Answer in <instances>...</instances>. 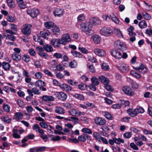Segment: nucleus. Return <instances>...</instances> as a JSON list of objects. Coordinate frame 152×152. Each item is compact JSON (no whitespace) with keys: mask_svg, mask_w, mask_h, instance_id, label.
<instances>
[{"mask_svg":"<svg viewBox=\"0 0 152 152\" xmlns=\"http://www.w3.org/2000/svg\"><path fill=\"white\" fill-rule=\"evenodd\" d=\"M53 56L59 59L62 58L63 55L60 53H56L54 54Z\"/></svg>","mask_w":152,"mask_h":152,"instance_id":"nucleus-45","label":"nucleus"},{"mask_svg":"<svg viewBox=\"0 0 152 152\" xmlns=\"http://www.w3.org/2000/svg\"><path fill=\"white\" fill-rule=\"evenodd\" d=\"M85 20V17L83 14H80L77 17V20L78 22H81Z\"/></svg>","mask_w":152,"mask_h":152,"instance_id":"nucleus-52","label":"nucleus"},{"mask_svg":"<svg viewBox=\"0 0 152 152\" xmlns=\"http://www.w3.org/2000/svg\"><path fill=\"white\" fill-rule=\"evenodd\" d=\"M12 57L13 59L16 61H19L22 58L20 54H17L16 53H13Z\"/></svg>","mask_w":152,"mask_h":152,"instance_id":"nucleus-16","label":"nucleus"},{"mask_svg":"<svg viewBox=\"0 0 152 152\" xmlns=\"http://www.w3.org/2000/svg\"><path fill=\"white\" fill-rule=\"evenodd\" d=\"M100 33L102 35L106 36H109L113 33V31L109 28L104 27L101 30Z\"/></svg>","mask_w":152,"mask_h":152,"instance_id":"nucleus-6","label":"nucleus"},{"mask_svg":"<svg viewBox=\"0 0 152 152\" xmlns=\"http://www.w3.org/2000/svg\"><path fill=\"white\" fill-rule=\"evenodd\" d=\"M17 103L20 107H24L25 104L21 100L18 99L17 101Z\"/></svg>","mask_w":152,"mask_h":152,"instance_id":"nucleus-55","label":"nucleus"},{"mask_svg":"<svg viewBox=\"0 0 152 152\" xmlns=\"http://www.w3.org/2000/svg\"><path fill=\"white\" fill-rule=\"evenodd\" d=\"M94 52L96 55L100 56H104L105 54V52L103 50L98 48L94 49Z\"/></svg>","mask_w":152,"mask_h":152,"instance_id":"nucleus-15","label":"nucleus"},{"mask_svg":"<svg viewBox=\"0 0 152 152\" xmlns=\"http://www.w3.org/2000/svg\"><path fill=\"white\" fill-rule=\"evenodd\" d=\"M89 20L91 24L93 25H97L100 24L101 22L100 20L97 18H91Z\"/></svg>","mask_w":152,"mask_h":152,"instance_id":"nucleus-12","label":"nucleus"},{"mask_svg":"<svg viewBox=\"0 0 152 152\" xmlns=\"http://www.w3.org/2000/svg\"><path fill=\"white\" fill-rule=\"evenodd\" d=\"M123 91L125 94L133 96L134 94V92L130 87L124 86L123 88Z\"/></svg>","mask_w":152,"mask_h":152,"instance_id":"nucleus-10","label":"nucleus"},{"mask_svg":"<svg viewBox=\"0 0 152 152\" xmlns=\"http://www.w3.org/2000/svg\"><path fill=\"white\" fill-rule=\"evenodd\" d=\"M53 31L55 35L58 34L59 33V28L58 27L55 26L53 29Z\"/></svg>","mask_w":152,"mask_h":152,"instance_id":"nucleus-41","label":"nucleus"},{"mask_svg":"<svg viewBox=\"0 0 152 152\" xmlns=\"http://www.w3.org/2000/svg\"><path fill=\"white\" fill-rule=\"evenodd\" d=\"M111 53L112 56L116 58L120 59L122 58L121 53L116 49H113L112 50Z\"/></svg>","mask_w":152,"mask_h":152,"instance_id":"nucleus-9","label":"nucleus"},{"mask_svg":"<svg viewBox=\"0 0 152 152\" xmlns=\"http://www.w3.org/2000/svg\"><path fill=\"white\" fill-rule=\"evenodd\" d=\"M54 95L58 99L62 101L66 100L67 97L66 94L62 92H57L54 94Z\"/></svg>","mask_w":152,"mask_h":152,"instance_id":"nucleus-5","label":"nucleus"},{"mask_svg":"<svg viewBox=\"0 0 152 152\" xmlns=\"http://www.w3.org/2000/svg\"><path fill=\"white\" fill-rule=\"evenodd\" d=\"M43 48L45 50L48 52H51L53 50L52 46L49 44H46L44 45Z\"/></svg>","mask_w":152,"mask_h":152,"instance_id":"nucleus-20","label":"nucleus"},{"mask_svg":"<svg viewBox=\"0 0 152 152\" xmlns=\"http://www.w3.org/2000/svg\"><path fill=\"white\" fill-rule=\"evenodd\" d=\"M122 104L121 107L123 105H124V107H126L129 105L130 102L128 101H125L122 100L121 101V103Z\"/></svg>","mask_w":152,"mask_h":152,"instance_id":"nucleus-47","label":"nucleus"},{"mask_svg":"<svg viewBox=\"0 0 152 152\" xmlns=\"http://www.w3.org/2000/svg\"><path fill=\"white\" fill-rule=\"evenodd\" d=\"M130 73L131 75L137 79H140L141 78L140 74L134 70H131L130 71Z\"/></svg>","mask_w":152,"mask_h":152,"instance_id":"nucleus-23","label":"nucleus"},{"mask_svg":"<svg viewBox=\"0 0 152 152\" xmlns=\"http://www.w3.org/2000/svg\"><path fill=\"white\" fill-rule=\"evenodd\" d=\"M62 88H64V90L68 92L72 90L71 86L66 84H64L62 85Z\"/></svg>","mask_w":152,"mask_h":152,"instance_id":"nucleus-31","label":"nucleus"},{"mask_svg":"<svg viewBox=\"0 0 152 152\" xmlns=\"http://www.w3.org/2000/svg\"><path fill=\"white\" fill-rule=\"evenodd\" d=\"M91 80L92 83V84L95 86L98 85L99 83L97 79L95 77H94L91 78Z\"/></svg>","mask_w":152,"mask_h":152,"instance_id":"nucleus-34","label":"nucleus"},{"mask_svg":"<svg viewBox=\"0 0 152 152\" xmlns=\"http://www.w3.org/2000/svg\"><path fill=\"white\" fill-rule=\"evenodd\" d=\"M15 119L16 120H21L23 118V114L20 112H16L15 113Z\"/></svg>","mask_w":152,"mask_h":152,"instance_id":"nucleus-27","label":"nucleus"},{"mask_svg":"<svg viewBox=\"0 0 152 152\" xmlns=\"http://www.w3.org/2000/svg\"><path fill=\"white\" fill-rule=\"evenodd\" d=\"M135 69L138 70L140 72L143 74L145 73L147 71V69L143 65H141L139 67H136Z\"/></svg>","mask_w":152,"mask_h":152,"instance_id":"nucleus-22","label":"nucleus"},{"mask_svg":"<svg viewBox=\"0 0 152 152\" xmlns=\"http://www.w3.org/2000/svg\"><path fill=\"white\" fill-rule=\"evenodd\" d=\"M110 17L107 15L104 14L102 16V18L104 21H109L110 20Z\"/></svg>","mask_w":152,"mask_h":152,"instance_id":"nucleus-60","label":"nucleus"},{"mask_svg":"<svg viewBox=\"0 0 152 152\" xmlns=\"http://www.w3.org/2000/svg\"><path fill=\"white\" fill-rule=\"evenodd\" d=\"M27 12L28 14L33 18L36 17L39 13V11L37 9L35 10L31 8L27 10Z\"/></svg>","mask_w":152,"mask_h":152,"instance_id":"nucleus-8","label":"nucleus"},{"mask_svg":"<svg viewBox=\"0 0 152 152\" xmlns=\"http://www.w3.org/2000/svg\"><path fill=\"white\" fill-rule=\"evenodd\" d=\"M137 115L139 113H142L144 112V109L142 107H138L135 109Z\"/></svg>","mask_w":152,"mask_h":152,"instance_id":"nucleus-44","label":"nucleus"},{"mask_svg":"<svg viewBox=\"0 0 152 152\" xmlns=\"http://www.w3.org/2000/svg\"><path fill=\"white\" fill-rule=\"evenodd\" d=\"M92 38L94 42L96 44H98L100 41L101 37L98 35L95 34L92 36Z\"/></svg>","mask_w":152,"mask_h":152,"instance_id":"nucleus-21","label":"nucleus"},{"mask_svg":"<svg viewBox=\"0 0 152 152\" xmlns=\"http://www.w3.org/2000/svg\"><path fill=\"white\" fill-rule=\"evenodd\" d=\"M92 24L91 23L89 20L85 21L80 25V28L82 31L86 32L88 35H91L93 34L94 31L92 30Z\"/></svg>","mask_w":152,"mask_h":152,"instance_id":"nucleus-1","label":"nucleus"},{"mask_svg":"<svg viewBox=\"0 0 152 152\" xmlns=\"http://www.w3.org/2000/svg\"><path fill=\"white\" fill-rule=\"evenodd\" d=\"M59 39H53L51 41V44L55 47H59L60 46L61 43H59L58 42Z\"/></svg>","mask_w":152,"mask_h":152,"instance_id":"nucleus-18","label":"nucleus"},{"mask_svg":"<svg viewBox=\"0 0 152 152\" xmlns=\"http://www.w3.org/2000/svg\"><path fill=\"white\" fill-rule=\"evenodd\" d=\"M54 24L52 22H46L45 23V26L48 28H50L51 27L54 26Z\"/></svg>","mask_w":152,"mask_h":152,"instance_id":"nucleus-37","label":"nucleus"},{"mask_svg":"<svg viewBox=\"0 0 152 152\" xmlns=\"http://www.w3.org/2000/svg\"><path fill=\"white\" fill-rule=\"evenodd\" d=\"M6 39L12 41H14L16 39L15 37L12 34H7Z\"/></svg>","mask_w":152,"mask_h":152,"instance_id":"nucleus-42","label":"nucleus"},{"mask_svg":"<svg viewBox=\"0 0 152 152\" xmlns=\"http://www.w3.org/2000/svg\"><path fill=\"white\" fill-rule=\"evenodd\" d=\"M95 123L98 125H103L106 123V120L102 118L97 117L94 119Z\"/></svg>","mask_w":152,"mask_h":152,"instance_id":"nucleus-7","label":"nucleus"},{"mask_svg":"<svg viewBox=\"0 0 152 152\" xmlns=\"http://www.w3.org/2000/svg\"><path fill=\"white\" fill-rule=\"evenodd\" d=\"M114 32L115 34L118 37H123V35L119 29H115Z\"/></svg>","mask_w":152,"mask_h":152,"instance_id":"nucleus-40","label":"nucleus"},{"mask_svg":"<svg viewBox=\"0 0 152 152\" xmlns=\"http://www.w3.org/2000/svg\"><path fill=\"white\" fill-rule=\"evenodd\" d=\"M39 137L42 139L45 142H47V139L48 138L47 135L45 134L40 135Z\"/></svg>","mask_w":152,"mask_h":152,"instance_id":"nucleus-64","label":"nucleus"},{"mask_svg":"<svg viewBox=\"0 0 152 152\" xmlns=\"http://www.w3.org/2000/svg\"><path fill=\"white\" fill-rule=\"evenodd\" d=\"M131 148L135 150H138L139 149L137 146L133 142L131 143L130 144Z\"/></svg>","mask_w":152,"mask_h":152,"instance_id":"nucleus-57","label":"nucleus"},{"mask_svg":"<svg viewBox=\"0 0 152 152\" xmlns=\"http://www.w3.org/2000/svg\"><path fill=\"white\" fill-rule=\"evenodd\" d=\"M114 139L115 140V143L118 144H120L121 142L122 143H124V140L120 138L117 139L114 137Z\"/></svg>","mask_w":152,"mask_h":152,"instance_id":"nucleus-39","label":"nucleus"},{"mask_svg":"<svg viewBox=\"0 0 152 152\" xmlns=\"http://www.w3.org/2000/svg\"><path fill=\"white\" fill-rule=\"evenodd\" d=\"M87 66L90 72L92 73L95 72V68L93 65H90L88 64H87Z\"/></svg>","mask_w":152,"mask_h":152,"instance_id":"nucleus-38","label":"nucleus"},{"mask_svg":"<svg viewBox=\"0 0 152 152\" xmlns=\"http://www.w3.org/2000/svg\"><path fill=\"white\" fill-rule=\"evenodd\" d=\"M139 26L141 29L146 28L147 26V24L144 20H142L139 22Z\"/></svg>","mask_w":152,"mask_h":152,"instance_id":"nucleus-26","label":"nucleus"},{"mask_svg":"<svg viewBox=\"0 0 152 152\" xmlns=\"http://www.w3.org/2000/svg\"><path fill=\"white\" fill-rule=\"evenodd\" d=\"M93 135L94 137L96 138V140H98L101 137V136L100 135V134L99 133L96 132H94L93 133Z\"/></svg>","mask_w":152,"mask_h":152,"instance_id":"nucleus-61","label":"nucleus"},{"mask_svg":"<svg viewBox=\"0 0 152 152\" xmlns=\"http://www.w3.org/2000/svg\"><path fill=\"white\" fill-rule=\"evenodd\" d=\"M32 26L30 24L25 25L24 28L21 30L22 32L26 36H28L31 34V28Z\"/></svg>","mask_w":152,"mask_h":152,"instance_id":"nucleus-4","label":"nucleus"},{"mask_svg":"<svg viewBox=\"0 0 152 152\" xmlns=\"http://www.w3.org/2000/svg\"><path fill=\"white\" fill-rule=\"evenodd\" d=\"M38 53V55L42 58H46L48 56V55L47 53L42 52H39Z\"/></svg>","mask_w":152,"mask_h":152,"instance_id":"nucleus-48","label":"nucleus"},{"mask_svg":"<svg viewBox=\"0 0 152 152\" xmlns=\"http://www.w3.org/2000/svg\"><path fill=\"white\" fill-rule=\"evenodd\" d=\"M104 116L106 118L110 120H112L113 118L111 114L108 112H105Z\"/></svg>","mask_w":152,"mask_h":152,"instance_id":"nucleus-63","label":"nucleus"},{"mask_svg":"<svg viewBox=\"0 0 152 152\" xmlns=\"http://www.w3.org/2000/svg\"><path fill=\"white\" fill-rule=\"evenodd\" d=\"M143 16L144 18L147 20H149L151 18L150 15L146 12L143 13Z\"/></svg>","mask_w":152,"mask_h":152,"instance_id":"nucleus-58","label":"nucleus"},{"mask_svg":"<svg viewBox=\"0 0 152 152\" xmlns=\"http://www.w3.org/2000/svg\"><path fill=\"white\" fill-rule=\"evenodd\" d=\"M99 80L101 81L104 85H107L109 84V79L104 76L101 75L99 77Z\"/></svg>","mask_w":152,"mask_h":152,"instance_id":"nucleus-13","label":"nucleus"},{"mask_svg":"<svg viewBox=\"0 0 152 152\" xmlns=\"http://www.w3.org/2000/svg\"><path fill=\"white\" fill-rule=\"evenodd\" d=\"M78 49L83 53H88V50L85 48L79 47Z\"/></svg>","mask_w":152,"mask_h":152,"instance_id":"nucleus-62","label":"nucleus"},{"mask_svg":"<svg viewBox=\"0 0 152 152\" xmlns=\"http://www.w3.org/2000/svg\"><path fill=\"white\" fill-rule=\"evenodd\" d=\"M71 53L74 56L78 58L82 57V55L78 52L72 50L71 51Z\"/></svg>","mask_w":152,"mask_h":152,"instance_id":"nucleus-29","label":"nucleus"},{"mask_svg":"<svg viewBox=\"0 0 152 152\" xmlns=\"http://www.w3.org/2000/svg\"><path fill=\"white\" fill-rule=\"evenodd\" d=\"M22 59L25 61L27 63L30 61V58L28 55H23L22 57Z\"/></svg>","mask_w":152,"mask_h":152,"instance_id":"nucleus-53","label":"nucleus"},{"mask_svg":"<svg viewBox=\"0 0 152 152\" xmlns=\"http://www.w3.org/2000/svg\"><path fill=\"white\" fill-rule=\"evenodd\" d=\"M55 112L56 113L61 114H63L65 113L64 110L63 108L59 107H56Z\"/></svg>","mask_w":152,"mask_h":152,"instance_id":"nucleus-24","label":"nucleus"},{"mask_svg":"<svg viewBox=\"0 0 152 152\" xmlns=\"http://www.w3.org/2000/svg\"><path fill=\"white\" fill-rule=\"evenodd\" d=\"M69 65L72 68H75L77 65V63L75 60H74L71 61Z\"/></svg>","mask_w":152,"mask_h":152,"instance_id":"nucleus-33","label":"nucleus"},{"mask_svg":"<svg viewBox=\"0 0 152 152\" xmlns=\"http://www.w3.org/2000/svg\"><path fill=\"white\" fill-rule=\"evenodd\" d=\"M35 85L37 87H38L40 88L42 86H45V82L42 80H39L37 81L35 83Z\"/></svg>","mask_w":152,"mask_h":152,"instance_id":"nucleus-19","label":"nucleus"},{"mask_svg":"<svg viewBox=\"0 0 152 152\" xmlns=\"http://www.w3.org/2000/svg\"><path fill=\"white\" fill-rule=\"evenodd\" d=\"M64 10L59 8L56 9L53 12V13L55 17H60L64 13Z\"/></svg>","mask_w":152,"mask_h":152,"instance_id":"nucleus-11","label":"nucleus"},{"mask_svg":"<svg viewBox=\"0 0 152 152\" xmlns=\"http://www.w3.org/2000/svg\"><path fill=\"white\" fill-rule=\"evenodd\" d=\"M81 131L84 133V134H91L92 133V131L91 129L88 128H83L82 129Z\"/></svg>","mask_w":152,"mask_h":152,"instance_id":"nucleus-28","label":"nucleus"},{"mask_svg":"<svg viewBox=\"0 0 152 152\" xmlns=\"http://www.w3.org/2000/svg\"><path fill=\"white\" fill-rule=\"evenodd\" d=\"M119 69L123 72H125L126 70V65L124 64H121L118 67Z\"/></svg>","mask_w":152,"mask_h":152,"instance_id":"nucleus-51","label":"nucleus"},{"mask_svg":"<svg viewBox=\"0 0 152 152\" xmlns=\"http://www.w3.org/2000/svg\"><path fill=\"white\" fill-rule=\"evenodd\" d=\"M40 35L43 38L45 39H48V37L50 34V32H46L41 31L40 32Z\"/></svg>","mask_w":152,"mask_h":152,"instance_id":"nucleus-35","label":"nucleus"},{"mask_svg":"<svg viewBox=\"0 0 152 152\" xmlns=\"http://www.w3.org/2000/svg\"><path fill=\"white\" fill-rule=\"evenodd\" d=\"M2 66L4 70L6 71L9 70L10 67V64L9 63L6 62H3Z\"/></svg>","mask_w":152,"mask_h":152,"instance_id":"nucleus-25","label":"nucleus"},{"mask_svg":"<svg viewBox=\"0 0 152 152\" xmlns=\"http://www.w3.org/2000/svg\"><path fill=\"white\" fill-rule=\"evenodd\" d=\"M111 148L113 151L114 152H117V151L120 152L121 151V148L118 146H111Z\"/></svg>","mask_w":152,"mask_h":152,"instance_id":"nucleus-56","label":"nucleus"},{"mask_svg":"<svg viewBox=\"0 0 152 152\" xmlns=\"http://www.w3.org/2000/svg\"><path fill=\"white\" fill-rule=\"evenodd\" d=\"M39 124L42 128L44 129L47 128L48 127V125L47 123L45 122H40Z\"/></svg>","mask_w":152,"mask_h":152,"instance_id":"nucleus-54","label":"nucleus"},{"mask_svg":"<svg viewBox=\"0 0 152 152\" xmlns=\"http://www.w3.org/2000/svg\"><path fill=\"white\" fill-rule=\"evenodd\" d=\"M78 139L80 141L85 142L86 141V138L83 134L82 135H80L78 137Z\"/></svg>","mask_w":152,"mask_h":152,"instance_id":"nucleus-59","label":"nucleus"},{"mask_svg":"<svg viewBox=\"0 0 152 152\" xmlns=\"http://www.w3.org/2000/svg\"><path fill=\"white\" fill-rule=\"evenodd\" d=\"M71 41V39L69 34H64L62 37L59 39L58 42L61 44L65 45Z\"/></svg>","mask_w":152,"mask_h":152,"instance_id":"nucleus-3","label":"nucleus"},{"mask_svg":"<svg viewBox=\"0 0 152 152\" xmlns=\"http://www.w3.org/2000/svg\"><path fill=\"white\" fill-rule=\"evenodd\" d=\"M16 20L15 18L11 15H9L7 16V20L10 22H14Z\"/></svg>","mask_w":152,"mask_h":152,"instance_id":"nucleus-43","label":"nucleus"},{"mask_svg":"<svg viewBox=\"0 0 152 152\" xmlns=\"http://www.w3.org/2000/svg\"><path fill=\"white\" fill-rule=\"evenodd\" d=\"M78 87L80 89L84 90L86 89L87 85L84 83H81L78 86Z\"/></svg>","mask_w":152,"mask_h":152,"instance_id":"nucleus-32","label":"nucleus"},{"mask_svg":"<svg viewBox=\"0 0 152 152\" xmlns=\"http://www.w3.org/2000/svg\"><path fill=\"white\" fill-rule=\"evenodd\" d=\"M128 115L131 117H134L137 115L135 109L129 108L127 110Z\"/></svg>","mask_w":152,"mask_h":152,"instance_id":"nucleus-14","label":"nucleus"},{"mask_svg":"<svg viewBox=\"0 0 152 152\" xmlns=\"http://www.w3.org/2000/svg\"><path fill=\"white\" fill-rule=\"evenodd\" d=\"M104 87L105 89L108 91L112 92L113 91L114 89L112 88L110 85L108 84L104 85Z\"/></svg>","mask_w":152,"mask_h":152,"instance_id":"nucleus-49","label":"nucleus"},{"mask_svg":"<svg viewBox=\"0 0 152 152\" xmlns=\"http://www.w3.org/2000/svg\"><path fill=\"white\" fill-rule=\"evenodd\" d=\"M31 90H32V91H33V93L35 94L39 95L41 93L39 90L36 87H34Z\"/></svg>","mask_w":152,"mask_h":152,"instance_id":"nucleus-46","label":"nucleus"},{"mask_svg":"<svg viewBox=\"0 0 152 152\" xmlns=\"http://www.w3.org/2000/svg\"><path fill=\"white\" fill-rule=\"evenodd\" d=\"M111 18L113 21L117 24H118L120 22L119 20L117 18L114 14H113L110 16Z\"/></svg>","mask_w":152,"mask_h":152,"instance_id":"nucleus-30","label":"nucleus"},{"mask_svg":"<svg viewBox=\"0 0 152 152\" xmlns=\"http://www.w3.org/2000/svg\"><path fill=\"white\" fill-rule=\"evenodd\" d=\"M115 47L122 51H124L126 50V45L124 43L120 40L115 41L114 43Z\"/></svg>","mask_w":152,"mask_h":152,"instance_id":"nucleus-2","label":"nucleus"},{"mask_svg":"<svg viewBox=\"0 0 152 152\" xmlns=\"http://www.w3.org/2000/svg\"><path fill=\"white\" fill-rule=\"evenodd\" d=\"M42 99L45 101H53L54 100V98L51 96L43 95L42 96Z\"/></svg>","mask_w":152,"mask_h":152,"instance_id":"nucleus-17","label":"nucleus"},{"mask_svg":"<svg viewBox=\"0 0 152 152\" xmlns=\"http://www.w3.org/2000/svg\"><path fill=\"white\" fill-rule=\"evenodd\" d=\"M73 97L80 100H83L84 99V96L82 94H75L73 95Z\"/></svg>","mask_w":152,"mask_h":152,"instance_id":"nucleus-36","label":"nucleus"},{"mask_svg":"<svg viewBox=\"0 0 152 152\" xmlns=\"http://www.w3.org/2000/svg\"><path fill=\"white\" fill-rule=\"evenodd\" d=\"M34 76L36 78L38 79H40L42 77V74L40 72H37L34 74Z\"/></svg>","mask_w":152,"mask_h":152,"instance_id":"nucleus-50","label":"nucleus"}]
</instances>
